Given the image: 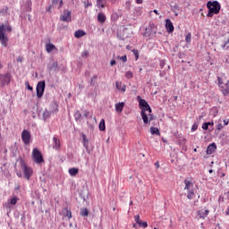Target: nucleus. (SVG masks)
<instances>
[{
    "label": "nucleus",
    "mask_w": 229,
    "mask_h": 229,
    "mask_svg": "<svg viewBox=\"0 0 229 229\" xmlns=\"http://www.w3.org/2000/svg\"><path fill=\"white\" fill-rule=\"evenodd\" d=\"M139 106L141 110L140 115L144 124H149L153 121V114L151 111V106L148 104V101L138 97Z\"/></svg>",
    "instance_id": "1"
},
{
    "label": "nucleus",
    "mask_w": 229,
    "mask_h": 229,
    "mask_svg": "<svg viewBox=\"0 0 229 229\" xmlns=\"http://www.w3.org/2000/svg\"><path fill=\"white\" fill-rule=\"evenodd\" d=\"M12 27L10 24L5 23L0 25V42L4 47H6L8 46V37L4 35V33H11Z\"/></svg>",
    "instance_id": "2"
},
{
    "label": "nucleus",
    "mask_w": 229,
    "mask_h": 229,
    "mask_svg": "<svg viewBox=\"0 0 229 229\" xmlns=\"http://www.w3.org/2000/svg\"><path fill=\"white\" fill-rule=\"evenodd\" d=\"M207 8L208 9L207 17H214V15H217L221 11V4L217 1H208L207 3Z\"/></svg>",
    "instance_id": "3"
},
{
    "label": "nucleus",
    "mask_w": 229,
    "mask_h": 229,
    "mask_svg": "<svg viewBox=\"0 0 229 229\" xmlns=\"http://www.w3.org/2000/svg\"><path fill=\"white\" fill-rule=\"evenodd\" d=\"M185 187L183 188V193L187 196L188 199H194L196 194L194 193V184L189 181H184Z\"/></svg>",
    "instance_id": "4"
},
{
    "label": "nucleus",
    "mask_w": 229,
    "mask_h": 229,
    "mask_svg": "<svg viewBox=\"0 0 229 229\" xmlns=\"http://www.w3.org/2000/svg\"><path fill=\"white\" fill-rule=\"evenodd\" d=\"M157 31H158L157 25L154 23H149L148 26L145 29L143 37H155V35H157Z\"/></svg>",
    "instance_id": "5"
},
{
    "label": "nucleus",
    "mask_w": 229,
    "mask_h": 229,
    "mask_svg": "<svg viewBox=\"0 0 229 229\" xmlns=\"http://www.w3.org/2000/svg\"><path fill=\"white\" fill-rule=\"evenodd\" d=\"M20 164H21V171H23L24 178H26V180H30V178H31V174H33V170L31 169V167H29L28 165H26V163H24V160H21Z\"/></svg>",
    "instance_id": "6"
},
{
    "label": "nucleus",
    "mask_w": 229,
    "mask_h": 229,
    "mask_svg": "<svg viewBox=\"0 0 229 229\" xmlns=\"http://www.w3.org/2000/svg\"><path fill=\"white\" fill-rule=\"evenodd\" d=\"M32 158L36 164H42V162H44V157L38 148H34L32 150Z\"/></svg>",
    "instance_id": "7"
},
{
    "label": "nucleus",
    "mask_w": 229,
    "mask_h": 229,
    "mask_svg": "<svg viewBox=\"0 0 229 229\" xmlns=\"http://www.w3.org/2000/svg\"><path fill=\"white\" fill-rule=\"evenodd\" d=\"M10 81H12V74H0V85L2 87H4L5 85H10Z\"/></svg>",
    "instance_id": "8"
},
{
    "label": "nucleus",
    "mask_w": 229,
    "mask_h": 229,
    "mask_svg": "<svg viewBox=\"0 0 229 229\" xmlns=\"http://www.w3.org/2000/svg\"><path fill=\"white\" fill-rule=\"evenodd\" d=\"M45 89H46V81H39L36 87L37 97L38 98H42V96H44Z\"/></svg>",
    "instance_id": "9"
},
{
    "label": "nucleus",
    "mask_w": 229,
    "mask_h": 229,
    "mask_svg": "<svg viewBox=\"0 0 229 229\" xmlns=\"http://www.w3.org/2000/svg\"><path fill=\"white\" fill-rule=\"evenodd\" d=\"M21 140L25 144V146H28L31 140V133L28 130H23L21 131Z\"/></svg>",
    "instance_id": "10"
},
{
    "label": "nucleus",
    "mask_w": 229,
    "mask_h": 229,
    "mask_svg": "<svg viewBox=\"0 0 229 229\" xmlns=\"http://www.w3.org/2000/svg\"><path fill=\"white\" fill-rule=\"evenodd\" d=\"M60 21H63V22H71V11L64 10L63 14L60 16Z\"/></svg>",
    "instance_id": "11"
},
{
    "label": "nucleus",
    "mask_w": 229,
    "mask_h": 229,
    "mask_svg": "<svg viewBox=\"0 0 229 229\" xmlns=\"http://www.w3.org/2000/svg\"><path fill=\"white\" fill-rule=\"evenodd\" d=\"M210 214V210L208 209H200L197 211V219H205L207 216Z\"/></svg>",
    "instance_id": "12"
},
{
    "label": "nucleus",
    "mask_w": 229,
    "mask_h": 229,
    "mask_svg": "<svg viewBox=\"0 0 229 229\" xmlns=\"http://www.w3.org/2000/svg\"><path fill=\"white\" fill-rule=\"evenodd\" d=\"M17 201H19V198L13 196L10 199H8L7 203L5 204L6 208H10V207L13 205H17Z\"/></svg>",
    "instance_id": "13"
},
{
    "label": "nucleus",
    "mask_w": 229,
    "mask_h": 229,
    "mask_svg": "<svg viewBox=\"0 0 229 229\" xmlns=\"http://www.w3.org/2000/svg\"><path fill=\"white\" fill-rule=\"evenodd\" d=\"M134 220L136 221L137 225H139V226H141V228H148V222H142V220H140V216L136 215L134 216Z\"/></svg>",
    "instance_id": "14"
},
{
    "label": "nucleus",
    "mask_w": 229,
    "mask_h": 229,
    "mask_svg": "<svg viewBox=\"0 0 229 229\" xmlns=\"http://www.w3.org/2000/svg\"><path fill=\"white\" fill-rule=\"evenodd\" d=\"M165 28L168 33H173V31H174V26L173 25V21H171V20L167 19L165 21Z\"/></svg>",
    "instance_id": "15"
},
{
    "label": "nucleus",
    "mask_w": 229,
    "mask_h": 229,
    "mask_svg": "<svg viewBox=\"0 0 229 229\" xmlns=\"http://www.w3.org/2000/svg\"><path fill=\"white\" fill-rule=\"evenodd\" d=\"M216 149H217L216 143H211L207 148V155H212V153L216 152Z\"/></svg>",
    "instance_id": "16"
},
{
    "label": "nucleus",
    "mask_w": 229,
    "mask_h": 229,
    "mask_svg": "<svg viewBox=\"0 0 229 229\" xmlns=\"http://www.w3.org/2000/svg\"><path fill=\"white\" fill-rule=\"evenodd\" d=\"M115 87L120 92H126V85L123 84V82L117 81L115 82Z\"/></svg>",
    "instance_id": "17"
},
{
    "label": "nucleus",
    "mask_w": 229,
    "mask_h": 229,
    "mask_svg": "<svg viewBox=\"0 0 229 229\" xmlns=\"http://www.w3.org/2000/svg\"><path fill=\"white\" fill-rule=\"evenodd\" d=\"M115 112L121 114L124 108V102H120L114 105Z\"/></svg>",
    "instance_id": "18"
},
{
    "label": "nucleus",
    "mask_w": 229,
    "mask_h": 229,
    "mask_svg": "<svg viewBox=\"0 0 229 229\" xmlns=\"http://www.w3.org/2000/svg\"><path fill=\"white\" fill-rule=\"evenodd\" d=\"M221 92L225 95V96H228L229 94V81L221 87Z\"/></svg>",
    "instance_id": "19"
},
{
    "label": "nucleus",
    "mask_w": 229,
    "mask_h": 229,
    "mask_svg": "<svg viewBox=\"0 0 229 229\" xmlns=\"http://www.w3.org/2000/svg\"><path fill=\"white\" fill-rule=\"evenodd\" d=\"M63 215L64 217H68V219H71L72 217V213L67 208H64L63 209Z\"/></svg>",
    "instance_id": "20"
},
{
    "label": "nucleus",
    "mask_w": 229,
    "mask_h": 229,
    "mask_svg": "<svg viewBox=\"0 0 229 229\" xmlns=\"http://www.w3.org/2000/svg\"><path fill=\"white\" fill-rule=\"evenodd\" d=\"M53 142H54V146H53L54 149H56V150L60 149L61 148L60 140H58L56 137H54Z\"/></svg>",
    "instance_id": "21"
},
{
    "label": "nucleus",
    "mask_w": 229,
    "mask_h": 229,
    "mask_svg": "<svg viewBox=\"0 0 229 229\" xmlns=\"http://www.w3.org/2000/svg\"><path fill=\"white\" fill-rule=\"evenodd\" d=\"M82 140H83V147L85 148L86 151L89 153V139H87V136L85 134L81 135Z\"/></svg>",
    "instance_id": "22"
},
{
    "label": "nucleus",
    "mask_w": 229,
    "mask_h": 229,
    "mask_svg": "<svg viewBox=\"0 0 229 229\" xmlns=\"http://www.w3.org/2000/svg\"><path fill=\"white\" fill-rule=\"evenodd\" d=\"M85 35H87V34L85 33V31H83L81 30H79L75 31V33H74L75 38H81V37H85Z\"/></svg>",
    "instance_id": "23"
},
{
    "label": "nucleus",
    "mask_w": 229,
    "mask_h": 229,
    "mask_svg": "<svg viewBox=\"0 0 229 229\" xmlns=\"http://www.w3.org/2000/svg\"><path fill=\"white\" fill-rule=\"evenodd\" d=\"M98 22H105V21H106V17L105 16V14L103 13H99L98 14Z\"/></svg>",
    "instance_id": "24"
},
{
    "label": "nucleus",
    "mask_w": 229,
    "mask_h": 229,
    "mask_svg": "<svg viewBox=\"0 0 229 229\" xmlns=\"http://www.w3.org/2000/svg\"><path fill=\"white\" fill-rule=\"evenodd\" d=\"M55 48L56 47H55V45L53 44L48 43L46 45V49L47 53H51V51H53V49H55Z\"/></svg>",
    "instance_id": "25"
},
{
    "label": "nucleus",
    "mask_w": 229,
    "mask_h": 229,
    "mask_svg": "<svg viewBox=\"0 0 229 229\" xmlns=\"http://www.w3.org/2000/svg\"><path fill=\"white\" fill-rule=\"evenodd\" d=\"M98 128L100 131H105L106 125H105V119H102L98 124Z\"/></svg>",
    "instance_id": "26"
},
{
    "label": "nucleus",
    "mask_w": 229,
    "mask_h": 229,
    "mask_svg": "<svg viewBox=\"0 0 229 229\" xmlns=\"http://www.w3.org/2000/svg\"><path fill=\"white\" fill-rule=\"evenodd\" d=\"M78 168H70L69 169V174L71 176H76L78 174Z\"/></svg>",
    "instance_id": "27"
},
{
    "label": "nucleus",
    "mask_w": 229,
    "mask_h": 229,
    "mask_svg": "<svg viewBox=\"0 0 229 229\" xmlns=\"http://www.w3.org/2000/svg\"><path fill=\"white\" fill-rule=\"evenodd\" d=\"M49 117H51V112L45 110L43 112V119L44 121H46L47 119H49Z\"/></svg>",
    "instance_id": "28"
},
{
    "label": "nucleus",
    "mask_w": 229,
    "mask_h": 229,
    "mask_svg": "<svg viewBox=\"0 0 229 229\" xmlns=\"http://www.w3.org/2000/svg\"><path fill=\"white\" fill-rule=\"evenodd\" d=\"M150 133H151L152 135H160V131H158L157 128L151 127V128H150Z\"/></svg>",
    "instance_id": "29"
},
{
    "label": "nucleus",
    "mask_w": 229,
    "mask_h": 229,
    "mask_svg": "<svg viewBox=\"0 0 229 229\" xmlns=\"http://www.w3.org/2000/svg\"><path fill=\"white\" fill-rule=\"evenodd\" d=\"M222 49H229V38H226L223 45H222Z\"/></svg>",
    "instance_id": "30"
},
{
    "label": "nucleus",
    "mask_w": 229,
    "mask_h": 229,
    "mask_svg": "<svg viewBox=\"0 0 229 229\" xmlns=\"http://www.w3.org/2000/svg\"><path fill=\"white\" fill-rule=\"evenodd\" d=\"M81 216L87 217V216H89V210L87 208H82L81 210Z\"/></svg>",
    "instance_id": "31"
},
{
    "label": "nucleus",
    "mask_w": 229,
    "mask_h": 229,
    "mask_svg": "<svg viewBox=\"0 0 229 229\" xmlns=\"http://www.w3.org/2000/svg\"><path fill=\"white\" fill-rule=\"evenodd\" d=\"M221 123H223V120L219 119L216 123V130H218V131H221V129L223 128V124Z\"/></svg>",
    "instance_id": "32"
},
{
    "label": "nucleus",
    "mask_w": 229,
    "mask_h": 229,
    "mask_svg": "<svg viewBox=\"0 0 229 229\" xmlns=\"http://www.w3.org/2000/svg\"><path fill=\"white\" fill-rule=\"evenodd\" d=\"M117 60H121L123 64H126V62H128V57L126 55H123V56H117L116 57Z\"/></svg>",
    "instance_id": "33"
},
{
    "label": "nucleus",
    "mask_w": 229,
    "mask_h": 229,
    "mask_svg": "<svg viewBox=\"0 0 229 229\" xmlns=\"http://www.w3.org/2000/svg\"><path fill=\"white\" fill-rule=\"evenodd\" d=\"M125 78H127V80H131V78H133V72L128 71L125 72Z\"/></svg>",
    "instance_id": "34"
},
{
    "label": "nucleus",
    "mask_w": 229,
    "mask_h": 229,
    "mask_svg": "<svg viewBox=\"0 0 229 229\" xmlns=\"http://www.w3.org/2000/svg\"><path fill=\"white\" fill-rule=\"evenodd\" d=\"M191 33H188V34L186 35V37H185V42H186L187 44H191Z\"/></svg>",
    "instance_id": "35"
},
{
    "label": "nucleus",
    "mask_w": 229,
    "mask_h": 229,
    "mask_svg": "<svg viewBox=\"0 0 229 229\" xmlns=\"http://www.w3.org/2000/svg\"><path fill=\"white\" fill-rule=\"evenodd\" d=\"M97 6H98V8H105V5L103 4V0H97Z\"/></svg>",
    "instance_id": "36"
},
{
    "label": "nucleus",
    "mask_w": 229,
    "mask_h": 229,
    "mask_svg": "<svg viewBox=\"0 0 229 229\" xmlns=\"http://www.w3.org/2000/svg\"><path fill=\"white\" fill-rule=\"evenodd\" d=\"M51 69L54 71H56V69H58V63L56 62L53 63Z\"/></svg>",
    "instance_id": "37"
},
{
    "label": "nucleus",
    "mask_w": 229,
    "mask_h": 229,
    "mask_svg": "<svg viewBox=\"0 0 229 229\" xmlns=\"http://www.w3.org/2000/svg\"><path fill=\"white\" fill-rule=\"evenodd\" d=\"M81 56H82V58H87V56H89V51L84 50V51L81 53Z\"/></svg>",
    "instance_id": "38"
},
{
    "label": "nucleus",
    "mask_w": 229,
    "mask_h": 229,
    "mask_svg": "<svg viewBox=\"0 0 229 229\" xmlns=\"http://www.w3.org/2000/svg\"><path fill=\"white\" fill-rule=\"evenodd\" d=\"M133 55L136 56V60H139V51L138 50H132Z\"/></svg>",
    "instance_id": "39"
},
{
    "label": "nucleus",
    "mask_w": 229,
    "mask_h": 229,
    "mask_svg": "<svg viewBox=\"0 0 229 229\" xmlns=\"http://www.w3.org/2000/svg\"><path fill=\"white\" fill-rule=\"evenodd\" d=\"M202 130H208V123H204L202 124Z\"/></svg>",
    "instance_id": "40"
},
{
    "label": "nucleus",
    "mask_w": 229,
    "mask_h": 229,
    "mask_svg": "<svg viewBox=\"0 0 229 229\" xmlns=\"http://www.w3.org/2000/svg\"><path fill=\"white\" fill-rule=\"evenodd\" d=\"M196 130H198V125L197 123H194L191 127V131H196Z\"/></svg>",
    "instance_id": "41"
},
{
    "label": "nucleus",
    "mask_w": 229,
    "mask_h": 229,
    "mask_svg": "<svg viewBox=\"0 0 229 229\" xmlns=\"http://www.w3.org/2000/svg\"><path fill=\"white\" fill-rule=\"evenodd\" d=\"M85 8H89V6H92V4H89V1L84 2Z\"/></svg>",
    "instance_id": "42"
},
{
    "label": "nucleus",
    "mask_w": 229,
    "mask_h": 229,
    "mask_svg": "<svg viewBox=\"0 0 229 229\" xmlns=\"http://www.w3.org/2000/svg\"><path fill=\"white\" fill-rule=\"evenodd\" d=\"M165 65V60H161L160 61V67L163 69V67Z\"/></svg>",
    "instance_id": "43"
},
{
    "label": "nucleus",
    "mask_w": 229,
    "mask_h": 229,
    "mask_svg": "<svg viewBox=\"0 0 229 229\" xmlns=\"http://www.w3.org/2000/svg\"><path fill=\"white\" fill-rule=\"evenodd\" d=\"M218 85H219L220 89H221L222 87H224L223 81H221V78H218Z\"/></svg>",
    "instance_id": "44"
},
{
    "label": "nucleus",
    "mask_w": 229,
    "mask_h": 229,
    "mask_svg": "<svg viewBox=\"0 0 229 229\" xmlns=\"http://www.w3.org/2000/svg\"><path fill=\"white\" fill-rule=\"evenodd\" d=\"M62 6H64V1H63V0H61V1L59 2L58 9L60 10V8H62Z\"/></svg>",
    "instance_id": "45"
},
{
    "label": "nucleus",
    "mask_w": 229,
    "mask_h": 229,
    "mask_svg": "<svg viewBox=\"0 0 229 229\" xmlns=\"http://www.w3.org/2000/svg\"><path fill=\"white\" fill-rule=\"evenodd\" d=\"M117 37H118L119 38H121L122 40H124V38H128V36H123V37L121 38V34H117Z\"/></svg>",
    "instance_id": "46"
},
{
    "label": "nucleus",
    "mask_w": 229,
    "mask_h": 229,
    "mask_svg": "<svg viewBox=\"0 0 229 229\" xmlns=\"http://www.w3.org/2000/svg\"><path fill=\"white\" fill-rule=\"evenodd\" d=\"M115 64H116V63H115V60H114V59L111 60V62H110V65H111V66L115 65Z\"/></svg>",
    "instance_id": "47"
},
{
    "label": "nucleus",
    "mask_w": 229,
    "mask_h": 229,
    "mask_svg": "<svg viewBox=\"0 0 229 229\" xmlns=\"http://www.w3.org/2000/svg\"><path fill=\"white\" fill-rule=\"evenodd\" d=\"M22 60H23V58L21 57V56H19V57L17 58V62H20L21 64H22Z\"/></svg>",
    "instance_id": "48"
},
{
    "label": "nucleus",
    "mask_w": 229,
    "mask_h": 229,
    "mask_svg": "<svg viewBox=\"0 0 229 229\" xmlns=\"http://www.w3.org/2000/svg\"><path fill=\"white\" fill-rule=\"evenodd\" d=\"M52 4L54 5L58 4V0H52Z\"/></svg>",
    "instance_id": "49"
},
{
    "label": "nucleus",
    "mask_w": 229,
    "mask_h": 229,
    "mask_svg": "<svg viewBox=\"0 0 229 229\" xmlns=\"http://www.w3.org/2000/svg\"><path fill=\"white\" fill-rule=\"evenodd\" d=\"M208 126H214V122H208Z\"/></svg>",
    "instance_id": "50"
},
{
    "label": "nucleus",
    "mask_w": 229,
    "mask_h": 229,
    "mask_svg": "<svg viewBox=\"0 0 229 229\" xmlns=\"http://www.w3.org/2000/svg\"><path fill=\"white\" fill-rule=\"evenodd\" d=\"M228 123H229L228 120H224V125H225V126H228Z\"/></svg>",
    "instance_id": "51"
},
{
    "label": "nucleus",
    "mask_w": 229,
    "mask_h": 229,
    "mask_svg": "<svg viewBox=\"0 0 229 229\" xmlns=\"http://www.w3.org/2000/svg\"><path fill=\"white\" fill-rule=\"evenodd\" d=\"M28 90H33V87L30 86V84L27 85Z\"/></svg>",
    "instance_id": "52"
},
{
    "label": "nucleus",
    "mask_w": 229,
    "mask_h": 229,
    "mask_svg": "<svg viewBox=\"0 0 229 229\" xmlns=\"http://www.w3.org/2000/svg\"><path fill=\"white\" fill-rule=\"evenodd\" d=\"M136 3H137L138 4H142V0H136Z\"/></svg>",
    "instance_id": "53"
},
{
    "label": "nucleus",
    "mask_w": 229,
    "mask_h": 229,
    "mask_svg": "<svg viewBox=\"0 0 229 229\" xmlns=\"http://www.w3.org/2000/svg\"><path fill=\"white\" fill-rule=\"evenodd\" d=\"M79 117H80V113L75 114V119H79Z\"/></svg>",
    "instance_id": "54"
},
{
    "label": "nucleus",
    "mask_w": 229,
    "mask_h": 229,
    "mask_svg": "<svg viewBox=\"0 0 229 229\" xmlns=\"http://www.w3.org/2000/svg\"><path fill=\"white\" fill-rule=\"evenodd\" d=\"M84 115L85 117H89V111H85Z\"/></svg>",
    "instance_id": "55"
},
{
    "label": "nucleus",
    "mask_w": 229,
    "mask_h": 229,
    "mask_svg": "<svg viewBox=\"0 0 229 229\" xmlns=\"http://www.w3.org/2000/svg\"><path fill=\"white\" fill-rule=\"evenodd\" d=\"M133 228L139 229V225L137 224H133Z\"/></svg>",
    "instance_id": "56"
},
{
    "label": "nucleus",
    "mask_w": 229,
    "mask_h": 229,
    "mask_svg": "<svg viewBox=\"0 0 229 229\" xmlns=\"http://www.w3.org/2000/svg\"><path fill=\"white\" fill-rule=\"evenodd\" d=\"M225 214L226 216H229V207L227 208Z\"/></svg>",
    "instance_id": "57"
},
{
    "label": "nucleus",
    "mask_w": 229,
    "mask_h": 229,
    "mask_svg": "<svg viewBox=\"0 0 229 229\" xmlns=\"http://www.w3.org/2000/svg\"><path fill=\"white\" fill-rule=\"evenodd\" d=\"M153 12H154V13H156L157 15H158V11H157V10H154Z\"/></svg>",
    "instance_id": "58"
},
{
    "label": "nucleus",
    "mask_w": 229,
    "mask_h": 229,
    "mask_svg": "<svg viewBox=\"0 0 229 229\" xmlns=\"http://www.w3.org/2000/svg\"><path fill=\"white\" fill-rule=\"evenodd\" d=\"M51 10V6H49L47 9V12H49Z\"/></svg>",
    "instance_id": "59"
},
{
    "label": "nucleus",
    "mask_w": 229,
    "mask_h": 229,
    "mask_svg": "<svg viewBox=\"0 0 229 229\" xmlns=\"http://www.w3.org/2000/svg\"><path fill=\"white\" fill-rule=\"evenodd\" d=\"M17 176H19L20 178H21V176H22V174H17Z\"/></svg>",
    "instance_id": "60"
},
{
    "label": "nucleus",
    "mask_w": 229,
    "mask_h": 229,
    "mask_svg": "<svg viewBox=\"0 0 229 229\" xmlns=\"http://www.w3.org/2000/svg\"><path fill=\"white\" fill-rule=\"evenodd\" d=\"M15 191H19V186H16V187H15Z\"/></svg>",
    "instance_id": "61"
},
{
    "label": "nucleus",
    "mask_w": 229,
    "mask_h": 229,
    "mask_svg": "<svg viewBox=\"0 0 229 229\" xmlns=\"http://www.w3.org/2000/svg\"><path fill=\"white\" fill-rule=\"evenodd\" d=\"M209 173H210V174L214 173V170H209Z\"/></svg>",
    "instance_id": "62"
},
{
    "label": "nucleus",
    "mask_w": 229,
    "mask_h": 229,
    "mask_svg": "<svg viewBox=\"0 0 229 229\" xmlns=\"http://www.w3.org/2000/svg\"><path fill=\"white\" fill-rule=\"evenodd\" d=\"M193 151L196 153V152L198 151V149H197V148H194Z\"/></svg>",
    "instance_id": "63"
},
{
    "label": "nucleus",
    "mask_w": 229,
    "mask_h": 229,
    "mask_svg": "<svg viewBox=\"0 0 229 229\" xmlns=\"http://www.w3.org/2000/svg\"><path fill=\"white\" fill-rule=\"evenodd\" d=\"M113 210H114V211H115V208H113Z\"/></svg>",
    "instance_id": "64"
}]
</instances>
